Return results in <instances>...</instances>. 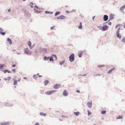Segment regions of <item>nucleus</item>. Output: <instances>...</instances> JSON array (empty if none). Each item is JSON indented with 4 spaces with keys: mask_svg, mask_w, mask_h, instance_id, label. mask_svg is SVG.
I'll use <instances>...</instances> for the list:
<instances>
[{
    "mask_svg": "<svg viewBox=\"0 0 125 125\" xmlns=\"http://www.w3.org/2000/svg\"><path fill=\"white\" fill-rule=\"evenodd\" d=\"M87 112H88V116H89L92 114V113L89 110H88Z\"/></svg>",
    "mask_w": 125,
    "mask_h": 125,
    "instance_id": "nucleus-40",
    "label": "nucleus"
},
{
    "mask_svg": "<svg viewBox=\"0 0 125 125\" xmlns=\"http://www.w3.org/2000/svg\"><path fill=\"white\" fill-rule=\"evenodd\" d=\"M50 57H47L46 56H45L44 57V59L45 60H48L50 58Z\"/></svg>",
    "mask_w": 125,
    "mask_h": 125,
    "instance_id": "nucleus-29",
    "label": "nucleus"
},
{
    "mask_svg": "<svg viewBox=\"0 0 125 125\" xmlns=\"http://www.w3.org/2000/svg\"><path fill=\"white\" fill-rule=\"evenodd\" d=\"M33 77L34 79L36 80L37 79V77L36 74L33 75Z\"/></svg>",
    "mask_w": 125,
    "mask_h": 125,
    "instance_id": "nucleus-34",
    "label": "nucleus"
},
{
    "mask_svg": "<svg viewBox=\"0 0 125 125\" xmlns=\"http://www.w3.org/2000/svg\"><path fill=\"white\" fill-rule=\"evenodd\" d=\"M12 71L13 72H14V73H15L16 72V70L15 69H13L12 70Z\"/></svg>",
    "mask_w": 125,
    "mask_h": 125,
    "instance_id": "nucleus-46",
    "label": "nucleus"
},
{
    "mask_svg": "<svg viewBox=\"0 0 125 125\" xmlns=\"http://www.w3.org/2000/svg\"><path fill=\"white\" fill-rule=\"evenodd\" d=\"M34 52L36 53H40L41 52L39 50V49L38 50L37 49L35 50Z\"/></svg>",
    "mask_w": 125,
    "mask_h": 125,
    "instance_id": "nucleus-22",
    "label": "nucleus"
},
{
    "mask_svg": "<svg viewBox=\"0 0 125 125\" xmlns=\"http://www.w3.org/2000/svg\"><path fill=\"white\" fill-rule=\"evenodd\" d=\"M66 17L63 15H62L57 18L58 19H63L66 18Z\"/></svg>",
    "mask_w": 125,
    "mask_h": 125,
    "instance_id": "nucleus-7",
    "label": "nucleus"
},
{
    "mask_svg": "<svg viewBox=\"0 0 125 125\" xmlns=\"http://www.w3.org/2000/svg\"><path fill=\"white\" fill-rule=\"evenodd\" d=\"M34 7L35 8H36L37 9L39 10H40L41 9L40 8H39L38 6H34Z\"/></svg>",
    "mask_w": 125,
    "mask_h": 125,
    "instance_id": "nucleus-39",
    "label": "nucleus"
},
{
    "mask_svg": "<svg viewBox=\"0 0 125 125\" xmlns=\"http://www.w3.org/2000/svg\"><path fill=\"white\" fill-rule=\"evenodd\" d=\"M7 72L8 73H11V72L8 70V71Z\"/></svg>",
    "mask_w": 125,
    "mask_h": 125,
    "instance_id": "nucleus-57",
    "label": "nucleus"
},
{
    "mask_svg": "<svg viewBox=\"0 0 125 125\" xmlns=\"http://www.w3.org/2000/svg\"><path fill=\"white\" fill-rule=\"evenodd\" d=\"M52 55L54 56V57H56V55L55 54H52Z\"/></svg>",
    "mask_w": 125,
    "mask_h": 125,
    "instance_id": "nucleus-63",
    "label": "nucleus"
},
{
    "mask_svg": "<svg viewBox=\"0 0 125 125\" xmlns=\"http://www.w3.org/2000/svg\"><path fill=\"white\" fill-rule=\"evenodd\" d=\"M61 13V12H60L57 11L55 13L54 15L55 16H57L60 14Z\"/></svg>",
    "mask_w": 125,
    "mask_h": 125,
    "instance_id": "nucleus-23",
    "label": "nucleus"
},
{
    "mask_svg": "<svg viewBox=\"0 0 125 125\" xmlns=\"http://www.w3.org/2000/svg\"><path fill=\"white\" fill-rule=\"evenodd\" d=\"M82 23L81 22H80V25L78 27V28L79 29H81L82 28Z\"/></svg>",
    "mask_w": 125,
    "mask_h": 125,
    "instance_id": "nucleus-21",
    "label": "nucleus"
},
{
    "mask_svg": "<svg viewBox=\"0 0 125 125\" xmlns=\"http://www.w3.org/2000/svg\"><path fill=\"white\" fill-rule=\"evenodd\" d=\"M66 12L68 13H70V12L68 11V10H66Z\"/></svg>",
    "mask_w": 125,
    "mask_h": 125,
    "instance_id": "nucleus-60",
    "label": "nucleus"
},
{
    "mask_svg": "<svg viewBox=\"0 0 125 125\" xmlns=\"http://www.w3.org/2000/svg\"><path fill=\"white\" fill-rule=\"evenodd\" d=\"M14 80L13 84L14 85H16L17 84V80L13 79Z\"/></svg>",
    "mask_w": 125,
    "mask_h": 125,
    "instance_id": "nucleus-26",
    "label": "nucleus"
},
{
    "mask_svg": "<svg viewBox=\"0 0 125 125\" xmlns=\"http://www.w3.org/2000/svg\"><path fill=\"white\" fill-rule=\"evenodd\" d=\"M87 105H88V107L89 108H91L92 107V102H88L87 103Z\"/></svg>",
    "mask_w": 125,
    "mask_h": 125,
    "instance_id": "nucleus-11",
    "label": "nucleus"
},
{
    "mask_svg": "<svg viewBox=\"0 0 125 125\" xmlns=\"http://www.w3.org/2000/svg\"><path fill=\"white\" fill-rule=\"evenodd\" d=\"M2 125H9V123L8 122H7L5 123H3L2 124Z\"/></svg>",
    "mask_w": 125,
    "mask_h": 125,
    "instance_id": "nucleus-37",
    "label": "nucleus"
},
{
    "mask_svg": "<svg viewBox=\"0 0 125 125\" xmlns=\"http://www.w3.org/2000/svg\"><path fill=\"white\" fill-rule=\"evenodd\" d=\"M109 26L106 25H104L103 26H102L101 30L102 31H105L107 30Z\"/></svg>",
    "mask_w": 125,
    "mask_h": 125,
    "instance_id": "nucleus-4",
    "label": "nucleus"
},
{
    "mask_svg": "<svg viewBox=\"0 0 125 125\" xmlns=\"http://www.w3.org/2000/svg\"><path fill=\"white\" fill-rule=\"evenodd\" d=\"M16 66V65L15 64H13L11 65L12 67H15Z\"/></svg>",
    "mask_w": 125,
    "mask_h": 125,
    "instance_id": "nucleus-49",
    "label": "nucleus"
},
{
    "mask_svg": "<svg viewBox=\"0 0 125 125\" xmlns=\"http://www.w3.org/2000/svg\"><path fill=\"white\" fill-rule=\"evenodd\" d=\"M35 125H40V124L38 123H37L35 124Z\"/></svg>",
    "mask_w": 125,
    "mask_h": 125,
    "instance_id": "nucleus-54",
    "label": "nucleus"
},
{
    "mask_svg": "<svg viewBox=\"0 0 125 125\" xmlns=\"http://www.w3.org/2000/svg\"><path fill=\"white\" fill-rule=\"evenodd\" d=\"M74 114L77 116H78L79 114V112H74Z\"/></svg>",
    "mask_w": 125,
    "mask_h": 125,
    "instance_id": "nucleus-28",
    "label": "nucleus"
},
{
    "mask_svg": "<svg viewBox=\"0 0 125 125\" xmlns=\"http://www.w3.org/2000/svg\"><path fill=\"white\" fill-rule=\"evenodd\" d=\"M25 15H26L28 18H30L31 16V14L27 12H25Z\"/></svg>",
    "mask_w": 125,
    "mask_h": 125,
    "instance_id": "nucleus-16",
    "label": "nucleus"
},
{
    "mask_svg": "<svg viewBox=\"0 0 125 125\" xmlns=\"http://www.w3.org/2000/svg\"><path fill=\"white\" fill-rule=\"evenodd\" d=\"M45 13L46 14H48V13L49 14L50 13V11H45Z\"/></svg>",
    "mask_w": 125,
    "mask_h": 125,
    "instance_id": "nucleus-43",
    "label": "nucleus"
},
{
    "mask_svg": "<svg viewBox=\"0 0 125 125\" xmlns=\"http://www.w3.org/2000/svg\"><path fill=\"white\" fill-rule=\"evenodd\" d=\"M39 50L40 51V52H43L45 53L46 52L47 49L45 48H43L41 47L39 48Z\"/></svg>",
    "mask_w": 125,
    "mask_h": 125,
    "instance_id": "nucleus-3",
    "label": "nucleus"
},
{
    "mask_svg": "<svg viewBox=\"0 0 125 125\" xmlns=\"http://www.w3.org/2000/svg\"><path fill=\"white\" fill-rule=\"evenodd\" d=\"M13 105L12 104L6 102H5L4 105V106L8 107H11Z\"/></svg>",
    "mask_w": 125,
    "mask_h": 125,
    "instance_id": "nucleus-5",
    "label": "nucleus"
},
{
    "mask_svg": "<svg viewBox=\"0 0 125 125\" xmlns=\"http://www.w3.org/2000/svg\"><path fill=\"white\" fill-rule=\"evenodd\" d=\"M4 64H0V69H3L4 66Z\"/></svg>",
    "mask_w": 125,
    "mask_h": 125,
    "instance_id": "nucleus-31",
    "label": "nucleus"
},
{
    "mask_svg": "<svg viewBox=\"0 0 125 125\" xmlns=\"http://www.w3.org/2000/svg\"><path fill=\"white\" fill-rule=\"evenodd\" d=\"M97 27L98 28H99V29H100L101 30H102V26H97Z\"/></svg>",
    "mask_w": 125,
    "mask_h": 125,
    "instance_id": "nucleus-44",
    "label": "nucleus"
},
{
    "mask_svg": "<svg viewBox=\"0 0 125 125\" xmlns=\"http://www.w3.org/2000/svg\"><path fill=\"white\" fill-rule=\"evenodd\" d=\"M114 17L112 15V14H111V15L110 16L109 19L108 20L109 21H110L114 19Z\"/></svg>",
    "mask_w": 125,
    "mask_h": 125,
    "instance_id": "nucleus-17",
    "label": "nucleus"
},
{
    "mask_svg": "<svg viewBox=\"0 0 125 125\" xmlns=\"http://www.w3.org/2000/svg\"><path fill=\"white\" fill-rule=\"evenodd\" d=\"M16 53L18 55H20L21 54V53L20 52H16Z\"/></svg>",
    "mask_w": 125,
    "mask_h": 125,
    "instance_id": "nucleus-52",
    "label": "nucleus"
},
{
    "mask_svg": "<svg viewBox=\"0 0 125 125\" xmlns=\"http://www.w3.org/2000/svg\"><path fill=\"white\" fill-rule=\"evenodd\" d=\"M62 118H65L66 117V116H65L63 115H62Z\"/></svg>",
    "mask_w": 125,
    "mask_h": 125,
    "instance_id": "nucleus-53",
    "label": "nucleus"
},
{
    "mask_svg": "<svg viewBox=\"0 0 125 125\" xmlns=\"http://www.w3.org/2000/svg\"><path fill=\"white\" fill-rule=\"evenodd\" d=\"M82 51H79L78 52V56L79 57H82Z\"/></svg>",
    "mask_w": 125,
    "mask_h": 125,
    "instance_id": "nucleus-14",
    "label": "nucleus"
},
{
    "mask_svg": "<svg viewBox=\"0 0 125 125\" xmlns=\"http://www.w3.org/2000/svg\"><path fill=\"white\" fill-rule=\"evenodd\" d=\"M34 12L36 13H39L41 12V11H38L35 9H34Z\"/></svg>",
    "mask_w": 125,
    "mask_h": 125,
    "instance_id": "nucleus-25",
    "label": "nucleus"
},
{
    "mask_svg": "<svg viewBox=\"0 0 125 125\" xmlns=\"http://www.w3.org/2000/svg\"><path fill=\"white\" fill-rule=\"evenodd\" d=\"M59 85L58 84H56L53 86V88L56 89H57L59 88Z\"/></svg>",
    "mask_w": 125,
    "mask_h": 125,
    "instance_id": "nucleus-12",
    "label": "nucleus"
},
{
    "mask_svg": "<svg viewBox=\"0 0 125 125\" xmlns=\"http://www.w3.org/2000/svg\"><path fill=\"white\" fill-rule=\"evenodd\" d=\"M56 92V91L55 90H51L45 92V94L46 95H51Z\"/></svg>",
    "mask_w": 125,
    "mask_h": 125,
    "instance_id": "nucleus-2",
    "label": "nucleus"
},
{
    "mask_svg": "<svg viewBox=\"0 0 125 125\" xmlns=\"http://www.w3.org/2000/svg\"><path fill=\"white\" fill-rule=\"evenodd\" d=\"M49 82L48 80H46L44 81V84L45 86L47 85V84L49 83Z\"/></svg>",
    "mask_w": 125,
    "mask_h": 125,
    "instance_id": "nucleus-27",
    "label": "nucleus"
},
{
    "mask_svg": "<svg viewBox=\"0 0 125 125\" xmlns=\"http://www.w3.org/2000/svg\"><path fill=\"white\" fill-rule=\"evenodd\" d=\"M120 30V28H119L118 29V30L116 32L117 33H119V31Z\"/></svg>",
    "mask_w": 125,
    "mask_h": 125,
    "instance_id": "nucleus-45",
    "label": "nucleus"
},
{
    "mask_svg": "<svg viewBox=\"0 0 125 125\" xmlns=\"http://www.w3.org/2000/svg\"><path fill=\"white\" fill-rule=\"evenodd\" d=\"M53 57L52 56H51L50 57L49 60L50 61L53 62L54 61V60L53 59Z\"/></svg>",
    "mask_w": 125,
    "mask_h": 125,
    "instance_id": "nucleus-30",
    "label": "nucleus"
},
{
    "mask_svg": "<svg viewBox=\"0 0 125 125\" xmlns=\"http://www.w3.org/2000/svg\"><path fill=\"white\" fill-rule=\"evenodd\" d=\"M30 4H31L32 5H34V4L32 2H30Z\"/></svg>",
    "mask_w": 125,
    "mask_h": 125,
    "instance_id": "nucleus-56",
    "label": "nucleus"
},
{
    "mask_svg": "<svg viewBox=\"0 0 125 125\" xmlns=\"http://www.w3.org/2000/svg\"><path fill=\"white\" fill-rule=\"evenodd\" d=\"M108 16L107 15H104L103 17V20L104 21H106L108 20Z\"/></svg>",
    "mask_w": 125,
    "mask_h": 125,
    "instance_id": "nucleus-10",
    "label": "nucleus"
},
{
    "mask_svg": "<svg viewBox=\"0 0 125 125\" xmlns=\"http://www.w3.org/2000/svg\"><path fill=\"white\" fill-rule=\"evenodd\" d=\"M95 17V16H94L93 17V19H93V21H94V18Z\"/></svg>",
    "mask_w": 125,
    "mask_h": 125,
    "instance_id": "nucleus-59",
    "label": "nucleus"
},
{
    "mask_svg": "<svg viewBox=\"0 0 125 125\" xmlns=\"http://www.w3.org/2000/svg\"><path fill=\"white\" fill-rule=\"evenodd\" d=\"M115 69V68H112L109 71H108V73H112V71L114 70Z\"/></svg>",
    "mask_w": 125,
    "mask_h": 125,
    "instance_id": "nucleus-18",
    "label": "nucleus"
},
{
    "mask_svg": "<svg viewBox=\"0 0 125 125\" xmlns=\"http://www.w3.org/2000/svg\"><path fill=\"white\" fill-rule=\"evenodd\" d=\"M24 50V53H25L28 54H31L29 50H28V48H26Z\"/></svg>",
    "mask_w": 125,
    "mask_h": 125,
    "instance_id": "nucleus-6",
    "label": "nucleus"
},
{
    "mask_svg": "<svg viewBox=\"0 0 125 125\" xmlns=\"http://www.w3.org/2000/svg\"><path fill=\"white\" fill-rule=\"evenodd\" d=\"M107 23H108V24L109 25H111L112 23L111 22H108V21H107L105 22H104V23L103 24H106Z\"/></svg>",
    "mask_w": 125,
    "mask_h": 125,
    "instance_id": "nucleus-36",
    "label": "nucleus"
},
{
    "mask_svg": "<svg viewBox=\"0 0 125 125\" xmlns=\"http://www.w3.org/2000/svg\"><path fill=\"white\" fill-rule=\"evenodd\" d=\"M28 44L31 49H32V47H31V43L30 41L28 42Z\"/></svg>",
    "mask_w": 125,
    "mask_h": 125,
    "instance_id": "nucleus-20",
    "label": "nucleus"
},
{
    "mask_svg": "<svg viewBox=\"0 0 125 125\" xmlns=\"http://www.w3.org/2000/svg\"><path fill=\"white\" fill-rule=\"evenodd\" d=\"M4 30L3 29L1 28H0V34L2 35H4L6 34L5 32H3Z\"/></svg>",
    "mask_w": 125,
    "mask_h": 125,
    "instance_id": "nucleus-9",
    "label": "nucleus"
},
{
    "mask_svg": "<svg viewBox=\"0 0 125 125\" xmlns=\"http://www.w3.org/2000/svg\"><path fill=\"white\" fill-rule=\"evenodd\" d=\"M38 76L40 77H42V75H38Z\"/></svg>",
    "mask_w": 125,
    "mask_h": 125,
    "instance_id": "nucleus-62",
    "label": "nucleus"
},
{
    "mask_svg": "<svg viewBox=\"0 0 125 125\" xmlns=\"http://www.w3.org/2000/svg\"><path fill=\"white\" fill-rule=\"evenodd\" d=\"M34 45L35 44H34L32 46H31V47H32V48H33Z\"/></svg>",
    "mask_w": 125,
    "mask_h": 125,
    "instance_id": "nucleus-61",
    "label": "nucleus"
},
{
    "mask_svg": "<svg viewBox=\"0 0 125 125\" xmlns=\"http://www.w3.org/2000/svg\"><path fill=\"white\" fill-rule=\"evenodd\" d=\"M68 93L67 92V91L66 90H64L62 93V94L65 97L67 96H68Z\"/></svg>",
    "mask_w": 125,
    "mask_h": 125,
    "instance_id": "nucleus-8",
    "label": "nucleus"
},
{
    "mask_svg": "<svg viewBox=\"0 0 125 125\" xmlns=\"http://www.w3.org/2000/svg\"><path fill=\"white\" fill-rule=\"evenodd\" d=\"M122 7V8H123L124 9H125V4Z\"/></svg>",
    "mask_w": 125,
    "mask_h": 125,
    "instance_id": "nucleus-51",
    "label": "nucleus"
},
{
    "mask_svg": "<svg viewBox=\"0 0 125 125\" xmlns=\"http://www.w3.org/2000/svg\"><path fill=\"white\" fill-rule=\"evenodd\" d=\"M104 66V65H99L98 66V67L99 68H101Z\"/></svg>",
    "mask_w": 125,
    "mask_h": 125,
    "instance_id": "nucleus-42",
    "label": "nucleus"
},
{
    "mask_svg": "<svg viewBox=\"0 0 125 125\" xmlns=\"http://www.w3.org/2000/svg\"><path fill=\"white\" fill-rule=\"evenodd\" d=\"M124 9L122 8V7H121L119 9L121 11L122 13H124V11L123 10Z\"/></svg>",
    "mask_w": 125,
    "mask_h": 125,
    "instance_id": "nucleus-32",
    "label": "nucleus"
},
{
    "mask_svg": "<svg viewBox=\"0 0 125 125\" xmlns=\"http://www.w3.org/2000/svg\"><path fill=\"white\" fill-rule=\"evenodd\" d=\"M123 118V116L122 115H118L117 117H116L117 119H121Z\"/></svg>",
    "mask_w": 125,
    "mask_h": 125,
    "instance_id": "nucleus-24",
    "label": "nucleus"
},
{
    "mask_svg": "<svg viewBox=\"0 0 125 125\" xmlns=\"http://www.w3.org/2000/svg\"><path fill=\"white\" fill-rule=\"evenodd\" d=\"M54 27H55V26H53L51 27V30H53L54 29Z\"/></svg>",
    "mask_w": 125,
    "mask_h": 125,
    "instance_id": "nucleus-47",
    "label": "nucleus"
},
{
    "mask_svg": "<svg viewBox=\"0 0 125 125\" xmlns=\"http://www.w3.org/2000/svg\"><path fill=\"white\" fill-rule=\"evenodd\" d=\"M65 62V60H64L62 62H59V64L60 65H62L64 64V63Z\"/></svg>",
    "mask_w": 125,
    "mask_h": 125,
    "instance_id": "nucleus-33",
    "label": "nucleus"
},
{
    "mask_svg": "<svg viewBox=\"0 0 125 125\" xmlns=\"http://www.w3.org/2000/svg\"><path fill=\"white\" fill-rule=\"evenodd\" d=\"M39 114L41 116H46L47 115V114L42 112H41L40 113H39Z\"/></svg>",
    "mask_w": 125,
    "mask_h": 125,
    "instance_id": "nucleus-13",
    "label": "nucleus"
},
{
    "mask_svg": "<svg viewBox=\"0 0 125 125\" xmlns=\"http://www.w3.org/2000/svg\"><path fill=\"white\" fill-rule=\"evenodd\" d=\"M7 41L11 45L12 43V42L11 39L10 38H8L7 39Z\"/></svg>",
    "mask_w": 125,
    "mask_h": 125,
    "instance_id": "nucleus-19",
    "label": "nucleus"
},
{
    "mask_svg": "<svg viewBox=\"0 0 125 125\" xmlns=\"http://www.w3.org/2000/svg\"><path fill=\"white\" fill-rule=\"evenodd\" d=\"M106 110H103L101 111V113L102 114H105L106 112Z\"/></svg>",
    "mask_w": 125,
    "mask_h": 125,
    "instance_id": "nucleus-35",
    "label": "nucleus"
},
{
    "mask_svg": "<svg viewBox=\"0 0 125 125\" xmlns=\"http://www.w3.org/2000/svg\"><path fill=\"white\" fill-rule=\"evenodd\" d=\"M23 78L24 79H27V78L26 77H23Z\"/></svg>",
    "mask_w": 125,
    "mask_h": 125,
    "instance_id": "nucleus-64",
    "label": "nucleus"
},
{
    "mask_svg": "<svg viewBox=\"0 0 125 125\" xmlns=\"http://www.w3.org/2000/svg\"><path fill=\"white\" fill-rule=\"evenodd\" d=\"M76 10H73L72 11V12H76Z\"/></svg>",
    "mask_w": 125,
    "mask_h": 125,
    "instance_id": "nucleus-58",
    "label": "nucleus"
},
{
    "mask_svg": "<svg viewBox=\"0 0 125 125\" xmlns=\"http://www.w3.org/2000/svg\"><path fill=\"white\" fill-rule=\"evenodd\" d=\"M69 60L71 62H72L74 60V55L73 53H72L70 55L69 57Z\"/></svg>",
    "mask_w": 125,
    "mask_h": 125,
    "instance_id": "nucleus-1",
    "label": "nucleus"
},
{
    "mask_svg": "<svg viewBox=\"0 0 125 125\" xmlns=\"http://www.w3.org/2000/svg\"><path fill=\"white\" fill-rule=\"evenodd\" d=\"M120 25L119 24H117V25H116V26H115V28L116 29V28H117V27L119 26Z\"/></svg>",
    "mask_w": 125,
    "mask_h": 125,
    "instance_id": "nucleus-48",
    "label": "nucleus"
},
{
    "mask_svg": "<svg viewBox=\"0 0 125 125\" xmlns=\"http://www.w3.org/2000/svg\"><path fill=\"white\" fill-rule=\"evenodd\" d=\"M121 41L125 43V37L123 38Z\"/></svg>",
    "mask_w": 125,
    "mask_h": 125,
    "instance_id": "nucleus-38",
    "label": "nucleus"
},
{
    "mask_svg": "<svg viewBox=\"0 0 125 125\" xmlns=\"http://www.w3.org/2000/svg\"><path fill=\"white\" fill-rule=\"evenodd\" d=\"M76 92L77 93H80V91L79 90H76Z\"/></svg>",
    "mask_w": 125,
    "mask_h": 125,
    "instance_id": "nucleus-50",
    "label": "nucleus"
},
{
    "mask_svg": "<svg viewBox=\"0 0 125 125\" xmlns=\"http://www.w3.org/2000/svg\"><path fill=\"white\" fill-rule=\"evenodd\" d=\"M8 78L9 79V80H10L11 79V78L9 76L8 77Z\"/></svg>",
    "mask_w": 125,
    "mask_h": 125,
    "instance_id": "nucleus-55",
    "label": "nucleus"
},
{
    "mask_svg": "<svg viewBox=\"0 0 125 125\" xmlns=\"http://www.w3.org/2000/svg\"><path fill=\"white\" fill-rule=\"evenodd\" d=\"M2 71H3V72L5 73H6L7 72H8V70H3H3H2Z\"/></svg>",
    "mask_w": 125,
    "mask_h": 125,
    "instance_id": "nucleus-41",
    "label": "nucleus"
},
{
    "mask_svg": "<svg viewBox=\"0 0 125 125\" xmlns=\"http://www.w3.org/2000/svg\"><path fill=\"white\" fill-rule=\"evenodd\" d=\"M116 35L117 37H118L120 39H121V36L120 34L119 33H117Z\"/></svg>",
    "mask_w": 125,
    "mask_h": 125,
    "instance_id": "nucleus-15",
    "label": "nucleus"
}]
</instances>
